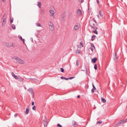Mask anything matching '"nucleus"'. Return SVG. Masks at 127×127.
<instances>
[{
    "label": "nucleus",
    "instance_id": "obj_1",
    "mask_svg": "<svg viewBox=\"0 0 127 127\" xmlns=\"http://www.w3.org/2000/svg\"><path fill=\"white\" fill-rule=\"evenodd\" d=\"M14 59L18 62L20 64H23L25 63V62L24 61L21 60L18 57H15L14 58Z\"/></svg>",
    "mask_w": 127,
    "mask_h": 127
},
{
    "label": "nucleus",
    "instance_id": "obj_2",
    "mask_svg": "<svg viewBox=\"0 0 127 127\" xmlns=\"http://www.w3.org/2000/svg\"><path fill=\"white\" fill-rule=\"evenodd\" d=\"M80 27V24L79 23H76L75 24L73 28V30L76 31L78 30Z\"/></svg>",
    "mask_w": 127,
    "mask_h": 127
},
{
    "label": "nucleus",
    "instance_id": "obj_3",
    "mask_svg": "<svg viewBox=\"0 0 127 127\" xmlns=\"http://www.w3.org/2000/svg\"><path fill=\"white\" fill-rule=\"evenodd\" d=\"M49 27L50 29L52 31H53L54 29V25L52 22L50 21L49 22Z\"/></svg>",
    "mask_w": 127,
    "mask_h": 127
},
{
    "label": "nucleus",
    "instance_id": "obj_4",
    "mask_svg": "<svg viewBox=\"0 0 127 127\" xmlns=\"http://www.w3.org/2000/svg\"><path fill=\"white\" fill-rule=\"evenodd\" d=\"M6 14H4L3 17L2 19L3 20V22L6 23Z\"/></svg>",
    "mask_w": 127,
    "mask_h": 127
},
{
    "label": "nucleus",
    "instance_id": "obj_5",
    "mask_svg": "<svg viewBox=\"0 0 127 127\" xmlns=\"http://www.w3.org/2000/svg\"><path fill=\"white\" fill-rule=\"evenodd\" d=\"M89 25L91 27L95 26V23L93 21L91 20L89 21Z\"/></svg>",
    "mask_w": 127,
    "mask_h": 127
},
{
    "label": "nucleus",
    "instance_id": "obj_6",
    "mask_svg": "<svg viewBox=\"0 0 127 127\" xmlns=\"http://www.w3.org/2000/svg\"><path fill=\"white\" fill-rule=\"evenodd\" d=\"M28 91L32 95L33 97L34 95L33 94V91L32 89V88H30L28 90Z\"/></svg>",
    "mask_w": 127,
    "mask_h": 127
},
{
    "label": "nucleus",
    "instance_id": "obj_7",
    "mask_svg": "<svg viewBox=\"0 0 127 127\" xmlns=\"http://www.w3.org/2000/svg\"><path fill=\"white\" fill-rule=\"evenodd\" d=\"M49 12L51 16H53L55 13L53 10H49Z\"/></svg>",
    "mask_w": 127,
    "mask_h": 127
},
{
    "label": "nucleus",
    "instance_id": "obj_8",
    "mask_svg": "<svg viewBox=\"0 0 127 127\" xmlns=\"http://www.w3.org/2000/svg\"><path fill=\"white\" fill-rule=\"evenodd\" d=\"M126 122V120H123L119 121L118 123V124H122L123 123Z\"/></svg>",
    "mask_w": 127,
    "mask_h": 127
},
{
    "label": "nucleus",
    "instance_id": "obj_9",
    "mask_svg": "<svg viewBox=\"0 0 127 127\" xmlns=\"http://www.w3.org/2000/svg\"><path fill=\"white\" fill-rule=\"evenodd\" d=\"M4 45L5 46H6L7 47H11L10 43H7V42L5 43L4 44Z\"/></svg>",
    "mask_w": 127,
    "mask_h": 127
},
{
    "label": "nucleus",
    "instance_id": "obj_10",
    "mask_svg": "<svg viewBox=\"0 0 127 127\" xmlns=\"http://www.w3.org/2000/svg\"><path fill=\"white\" fill-rule=\"evenodd\" d=\"M77 13L78 14L80 15L82 14V12L81 10L79 9H78L77 11Z\"/></svg>",
    "mask_w": 127,
    "mask_h": 127
},
{
    "label": "nucleus",
    "instance_id": "obj_11",
    "mask_svg": "<svg viewBox=\"0 0 127 127\" xmlns=\"http://www.w3.org/2000/svg\"><path fill=\"white\" fill-rule=\"evenodd\" d=\"M92 86L93 88L92 90V93H94L95 90H96V89L94 84H92Z\"/></svg>",
    "mask_w": 127,
    "mask_h": 127
},
{
    "label": "nucleus",
    "instance_id": "obj_12",
    "mask_svg": "<svg viewBox=\"0 0 127 127\" xmlns=\"http://www.w3.org/2000/svg\"><path fill=\"white\" fill-rule=\"evenodd\" d=\"M29 106H28L26 108V111L25 112V114H28L29 112Z\"/></svg>",
    "mask_w": 127,
    "mask_h": 127
},
{
    "label": "nucleus",
    "instance_id": "obj_13",
    "mask_svg": "<svg viewBox=\"0 0 127 127\" xmlns=\"http://www.w3.org/2000/svg\"><path fill=\"white\" fill-rule=\"evenodd\" d=\"M97 59L96 58H95L92 59V61L94 63H95L96 62V61L97 60Z\"/></svg>",
    "mask_w": 127,
    "mask_h": 127
},
{
    "label": "nucleus",
    "instance_id": "obj_14",
    "mask_svg": "<svg viewBox=\"0 0 127 127\" xmlns=\"http://www.w3.org/2000/svg\"><path fill=\"white\" fill-rule=\"evenodd\" d=\"M24 79L22 77H18V80L20 82H22L23 80Z\"/></svg>",
    "mask_w": 127,
    "mask_h": 127
},
{
    "label": "nucleus",
    "instance_id": "obj_15",
    "mask_svg": "<svg viewBox=\"0 0 127 127\" xmlns=\"http://www.w3.org/2000/svg\"><path fill=\"white\" fill-rule=\"evenodd\" d=\"M43 124L44 125V127H47V123L46 121H45V120H43Z\"/></svg>",
    "mask_w": 127,
    "mask_h": 127
},
{
    "label": "nucleus",
    "instance_id": "obj_16",
    "mask_svg": "<svg viewBox=\"0 0 127 127\" xmlns=\"http://www.w3.org/2000/svg\"><path fill=\"white\" fill-rule=\"evenodd\" d=\"M73 124V125L74 127H77V124L76 122L74 121H73L72 122Z\"/></svg>",
    "mask_w": 127,
    "mask_h": 127
},
{
    "label": "nucleus",
    "instance_id": "obj_17",
    "mask_svg": "<svg viewBox=\"0 0 127 127\" xmlns=\"http://www.w3.org/2000/svg\"><path fill=\"white\" fill-rule=\"evenodd\" d=\"M81 52L80 51V50H78V49H77L76 50V53L78 54H80L81 53Z\"/></svg>",
    "mask_w": 127,
    "mask_h": 127
},
{
    "label": "nucleus",
    "instance_id": "obj_18",
    "mask_svg": "<svg viewBox=\"0 0 127 127\" xmlns=\"http://www.w3.org/2000/svg\"><path fill=\"white\" fill-rule=\"evenodd\" d=\"M37 5L39 7V8H41V3L40 2H38Z\"/></svg>",
    "mask_w": 127,
    "mask_h": 127
},
{
    "label": "nucleus",
    "instance_id": "obj_19",
    "mask_svg": "<svg viewBox=\"0 0 127 127\" xmlns=\"http://www.w3.org/2000/svg\"><path fill=\"white\" fill-rule=\"evenodd\" d=\"M101 101L103 103H105L106 102V100L104 98H103L102 97H101Z\"/></svg>",
    "mask_w": 127,
    "mask_h": 127
},
{
    "label": "nucleus",
    "instance_id": "obj_20",
    "mask_svg": "<svg viewBox=\"0 0 127 127\" xmlns=\"http://www.w3.org/2000/svg\"><path fill=\"white\" fill-rule=\"evenodd\" d=\"M90 49L93 52V51L94 50H95V47H91L90 48Z\"/></svg>",
    "mask_w": 127,
    "mask_h": 127
},
{
    "label": "nucleus",
    "instance_id": "obj_21",
    "mask_svg": "<svg viewBox=\"0 0 127 127\" xmlns=\"http://www.w3.org/2000/svg\"><path fill=\"white\" fill-rule=\"evenodd\" d=\"M96 37V36L95 35H93L92 36V41H93L95 39Z\"/></svg>",
    "mask_w": 127,
    "mask_h": 127
},
{
    "label": "nucleus",
    "instance_id": "obj_22",
    "mask_svg": "<svg viewBox=\"0 0 127 127\" xmlns=\"http://www.w3.org/2000/svg\"><path fill=\"white\" fill-rule=\"evenodd\" d=\"M11 47H12L14 48L15 47V45L14 43H10Z\"/></svg>",
    "mask_w": 127,
    "mask_h": 127
},
{
    "label": "nucleus",
    "instance_id": "obj_23",
    "mask_svg": "<svg viewBox=\"0 0 127 127\" xmlns=\"http://www.w3.org/2000/svg\"><path fill=\"white\" fill-rule=\"evenodd\" d=\"M99 14L102 17L103 16V14L100 10H99Z\"/></svg>",
    "mask_w": 127,
    "mask_h": 127
},
{
    "label": "nucleus",
    "instance_id": "obj_24",
    "mask_svg": "<svg viewBox=\"0 0 127 127\" xmlns=\"http://www.w3.org/2000/svg\"><path fill=\"white\" fill-rule=\"evenodd\" d=\"M11 26H12V28L14 30L15 29L16 27H15V26L14 25V24H12L11 25Z\"/></svg>",
    "mask_w": 127,
    "mask_h": 127
},
{
    "label": "nucleus",
    "instance_id": "obj_25",
    "mask_svg": "<svg viewBox=\"0 0 127 127\" xmlns=\"http://www.w3.org/2000/svg\"><path fill=\"white\" fill-rule=\"evenodd\" d=\"M94 68L95 70H97V66L96 64H95L94 65Z\"/></svg>",
    "mask_w": 127,
    "mask_h": 127
},
{
    "label": "nucleus",
    "instance_id": "obj_26",
    "mask_svg": "<svg viewBox=\"0 0 127 127\" xmlns=\"http://www.w3.org/2000/svg\"><path fill=\"white\" fill-rule=\"evenodd\" d=\"M91 28H93L95 30H97L98 29V28L96 27L95 26L94 27V26L92 27H91Z\"/></svg>",
    "mask_w": 127,
    "mask_h": 127
},
{
    "label": "nucleus",
    "instance_id": "obj_27",
    "mask_svg": "<svg viewBox=\"0 0 127 127\" xmlns=\"http://www.w3.org/2000/svg\"><path fill=\"white\" fill-rule=\"evenodd\" d=\"M93 32L94 33H95L96 34H98V32H97V31L96 30H95V31H93Z\"/></svg>",
    "mask_w": 127,
    "mask_h": 127
},
{
    "label": "nucleus",
    "instance_id": "obj_28",
    "mask_svg": "<svg viewBox=\"0 0 127 127\" xmlns=\"http://www.w3.org/2000/svg\"><path fill=\"white\" fill-rule=\"evenodd\" d=\"M5 23H6L3 22H2V27L4 26L5 25Z\"/></svg>",
    "mask_w": 127,
    "mask_h": 127
},
{
    "label": "nucleus",
    "instance_id": "obj_29",
    "mask_svg": "<svg viewBox=\"0 0 127 127\" xmlns=\"http://www.w3.org/2000/svg\"><path fill=\"white\" fill-rule=\"evenodd\" d=\"M102 123V121H99L97 122L96 123L97 124H101Z\"/></svg>",
    "mask_w": 127,
    "mask_h": 127
},
{
    "label": "nucleus",
    "instance_id": "obj_30",
    "mask_svg": "<svg viewBox=\"0 0 127 127\" xmlns=\"http://www.w3.org/2000/svg\"><path fill=\"white\" fill-rule=\"evenodd\" d=\"M36 25L38 27H41V25L40 24L36 23Z\"/></svg>",
    "mask_w": 127,
    "mask_h": 127
},
{
    "label": "nucleus",
    "instance_id": "obj_31",
    "mask_svg": "<svg viewBox=\"0 0 127 127\" xmlns=\"http://www.w3.org/2000/svg\"><path fill=\"white\" fill-rule=\"evenodd\" d=\"M14 77L15 79H18V76H16V75L14 76Z\"/></svg>",
    "mask_w": 127,
    "mask_h": 127
},
{
    "label": "nucleus",
    "instance_id": "obj_32",
    "mask_svg": "<svg viewBox=\"0 0 127 127\" xmlns=\"http://www.w3.org/2000/svg\"><path fill=\"white\" fill-rule=\"evenodd\" d=\"M80 44L82 47H83L84 45L83 43V42H82V41H81L80 42Z\"/></svg>",
    "mask_w": 127,
    "mask_h": 127
},
{
    "label": "nucleus",
    "instance_id": "obj_33",
    "mask_svg": "<svg viewBox=\"0 0 127 127\" xmlns=\"http://www.w3.org/2000/svg\"><path fill=\"white\" fill-rule=\"evenodd\" d=\"M60 69L61 70V71L62 72H64V70L63 68H61Z\"/></svg>",
    "mask_w": 127,
    "mask_h": 127
},
{
    "label": "nucleus",
    "instance_id": "obj_34",
    "mask_svg": "<svg viewBox=\"0 0 127 127\" xmlns=\"http://www.w3.org/2000/svg\"><path fill=\"white\" fill-rule=\"evenodd\" d=\"M32 109L33 110H35V105H34L32 107Z\"/></svg>",
    "mask_w": 127,
    "mask_h": 127
},
{
    "label": "nucleus",
    "instance_id": "obj_35",
    "mask_svg": "<svg viewBox=\"0 0 127 127\" xmlns=\"http://www.w3.org/2000/svg\"><path fill=\"white\" fill-rule=\"evenodd\" d=\"M57 126L58 127H62V126L59 124H58Z\"/></svg>",
    "mask_w": 127,
    "mask_h": 127
},
{
    "label": "nucleus",
    "instance_id": "obj_36",
    "mask_svg": "<svg viewBox=\"0 0 127 127\" xmlns=\"http://www.w3.org/2000/svg\"><path fill=\"white\" fill-rule=\"evenodd\" d=\"M117 58L116 57V56H115V57H114V60L115 61H117Z\"/></svg>",
    "mask_w": 127,
    "mask_h": 127
},
{
    "label": "nucleus",
    "instance_id": "obj_37",
    "mask_svg": "<svg viewBox=\"0 0 127 127\" xmlns=\"http://www.w3.org/2000/svg\"><path fill=\"white\" fill-rule=\"evenodd\" d=\"M13 19H11V18H10V22H11V23H12L13 22Z\"/></svg>",
    "mask_w": 127,
    "mask_h": 127
},
{
    "label": "nucleus",
    "instance_id": "obj_38",
    "mask_svg": "<svg viewBox=\"0 0 127 127\" xmlns=\"http://www.w3.org/2000/svg\"><path fill=\"white\" fill-rule=\"evenodd\" d=\"M75 78L74 77H71L68 78V79H71L73 78Z\"/></svg>",
    "mask_w": 127,
    "mask_h": 127
},
{
    "label": "nucleus",
    "instance_id": "obj_39",
    "mask_svg": "<svg viewBox=\"0 0 127 127\" xmlns=\"http://www.w3.org/2000/svg\"><path fill=\"white\" fill-rule=\"evenodd\" d=\"M91 46L92 47H95L94 46V44L93 43H91Z\"/></svg>",
    "mask_w": 127,
    "mask_h": 127
},
{
    "label": "nucleus",
    "instance_id": "obj_40",
    "mask_svg": "<svg viewBox=\"0 0 127 127\" xmlns=\"http://www.w3.org/2000/svg\"><path fill=\"white\" fill-rule=\"evenodd\" d=\"M91 20L93 21H94V23H96V22L95 20V19L94 18H93V19L92 20Z\"/></svg>",
    "mask_w": 127,
    "mask_h": 127
},
{
    "label": "nucleus",
    "instance_id": "obj_41",
    "mask_svg": "<svg viewBox=\"0 0 127 127\" xmlns=\"http://www.w3.org/2000/svg\"><path fill=\"white\" fill-rule=\"evenodd\" d=\"M78 0L79 1H80V2L81 3H82L84 1L83 0Z\"/></svg>",
    "mask_w": 127,
    "mask_h": 127
},
{
    "label": "nucleus",
    "instance_id": "obj_42",
    "mask_svg": "<svg viewBox=\"0 0 127 127\" xmlns=\"http://www.w3.org/2000/svg\"><path fill=\"white\" fill-rule=\"evenodd\" d=\"M76 62H77V63H76V65L77 66H78L79 65V63H78V60H77L76 61Z\"/></svg>",
    "mask_w": 127,
    "mask_h": 127
},
{
    "label": "nucleus",
    "instance_id": "obj_43",
    "mask_svg": "<svg viewBox=\"0 0 127 127\" xmlns=\"http://www.w3.org/2000/svg\"><path fill=\"white\" fill-rule=\"evenodd\" d=\"M11 74H12V76L13 77L14 76H15V74H14V73L13 72H12V73H11Z\"/></svg>",
    "mask_w": 127,
    "mask_h": 127
},
{
    "label": "nucleus",
    "instance_id": "obj_44",
    "mask_svg": "<svg viewBox=\"0 0 127 127\" xmlns=\"http://www.w3.org/2000/svg\"><path fill=\"white\" fill-rule=\"evenodd\" d=\"M61 78L62 79H65V77L63 76H62L61 77Z\"/></svg>",
    "mask_w": 127,
    "mask_h": 127
},
{
    "label": "nucleus",
    "instance_id": "obj_45",
    "mask_svg": "<svg viewBox=\"0 0 127 127\" xmlns=\"http://www.w3.org/2000/svg\"><path fill=\"white\" fill-rule=\"evenodd\" d=\"M14 116L15 117H16L17 116V114L16 113L15 114H14Z\"/></svg>",
    "mask_w": 127,
    "mask_h": 127
},
{
    "label": "nucleus",
    "instance_id": "obj_46",
    "mask_svg": "<svg viewBox=\"0 0 127 127\" xmlns=\"http://www.w3.org/2000/svg\"><path fill=\"white\" fill-rule=\"evenodd\" d=\"M34 101H32V105H34Z\"/></svg>",
    "mask_w": 127,
    "mask_h": 127
},
{
    "label": "nucleus",
    "instance_id": "obj_47",
    "mask_svg": "<svg viewBox=\"0 0 127 127\" xmlns=\"http://www.w3.org/2000/svg\"><path fill=\"white\" fill-rule=\"evenodd\" d=\"M19 39L21 40H23V39H22V37H21V36H20V38H19Z\"/></svg>",
    "mask_w": 127,
    "mask_h": 127
},
{
    "label": "nucleus",
    "instance_id": "obj_48",
    "mask_svg": "<svg viewBox=\"0 0 127 127\" xmlns=\"http://www.w3.org/2000/svg\"><path fill=\"white\" fill-rule=\"evenodd\" d=\"M96 0L97 1V3L98 4H99V0Z\"/></svg>",
    "mask_w": 127,
    "mask_h": 127
},
{
    "label": "nucleus",
    "instance_id": "obj_49",
    "mask_svg": "<svg viewBox=\"0 0 127 127\" xmlns=\"http://www.w3.org/2000/svg\"><path fill=\"white\" fill-rule=\"evenodd\" d=\"M65 79H65V80H67L68 79H69L68 78H66L65 77Z\"/></svg>",
    "mask_w": 127,
    "mask_h": 127
},
{
    "label": "nucleus",
    "instance_id": "obj_50",
    "mask_svg": "<svg viewBox=\"0 0 127 127\" xmlns=\"http://www.w3.org/2000/svg\"><path fill=\"white\" fill-rule=\"evenodd\" d=\"M22 40L23 41V42L24 43L25 39H23V40Z\"/></svg>",
    "mask_w": 127,
    "mask_h": 127
},
{
    "label": "nucleus",
    "instance_id": "obj_51",
    "mask_svg": "<svg viewBox=\"0 0 127 127\" xmlns=\"http://www.w3.org/2000/svg\"><path fill=\"white\" fill-rule=\"evenodd\" d=\"M80 97V96L79 95H78L77 97L78 98H79Z\"/></svg>",
    "mask_w": 127,
    "mask_h": 127
},
{
    "label": "nucleus",
    "instance_id": "obj_52",
    "mask_svg": "<svg viewBox=\"0 0 127 127\" xmlns=\"http://www.w3.org/2000/svg\"><path fill=\"white\" fill-rule=\"evenodd\" d=\"M5 0H2L3 2H4L5 1Z\"/></svg>",
    "mask_w": 127,
    "mask_h": 127
},
{
    "label": "nucleus",
    "instance_id": "obj_53",
    "mask_svg": "<svg viewBox=\"0 0 127 127\" xmlns=\"http://www.w3.org/2000/svg\"><path fill=\"white\" fill-rule=\"evenodd\" d=\"M71 12H70L69 14V15H71Z\"/></svg>",
    "mask_w": 127,
    "mask_h": 127
},
{
    "label": "nucleus",
    "instance_id": "obj_54",
    "mask_svg": "<svg viewBox=\"0 0 127 127\" xmlns=\"http://www.w3.org/2000/svg\"><path fill=\"white\" fill-rule=\"evenodd\" d=\"M126 120V122H127V118L125 119Z\"/></svg>",
    "mask_w": 127,
    "mask_h": 127
}]
</instances>
